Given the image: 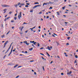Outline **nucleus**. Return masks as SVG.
<instances>
[{
  "label": "nucleus",
  "instance_id": "1",
  "mask_svg": "<svg viewBox=\"0 0 78 78\" xmlns=\"http://www.w3.org/2000/svg\"><path fill=\"white\" fill-rule=\"evenodd\" d=\"M2 6L3 7H9L10 6L6 5H2Z\"/></svg>",
  "mask_w": 78,
  "mask_h": 78
},
{
  "label": "nucleus",
  "instance_id": "2",
  "mask_svg": "<svg viewBox=\"0 0 78 78\" xmlns=\"http://www.w3.org/2000/svg\"><path fill=\"white\" fill-rule=\"evenodd\" d=\"M8 41H6L5 43L4 44V46L3 47V48H5L6 46V44H7V43H8Z\"/></svg>",
  "mask_w": 78,
  "mask_h": 78
},
{
  "label": "nucleus",
  "instance_id": "3",
  "mask_svg": "<svg viewBox=\"0 0 78 78\" xmlns=\"http://www.w3.org/2000/svg\"><path fill=\"white\" fill-rule=\"evenodd\" d=\"M23 43H25L26 45H29V43H28V42L27 41H23Z\"/></svg>",
  "mask_w": 78,
  "mask_h": 78
},
{
  "label": "nucleus",
  "instance_id": "4",
  "mask_svg": "<svg viewBox=\"0 0 78 78\" xmlns=\"http://www.w3.org/2000/svg\"><path fill=\"white\" fill-rule=\"evenodd\" d=\"M49 4V3H48V2H47V3H44L43 4V6H44V5H48Z\"/></svg>",
  "mask_w": 78,
  "mask_h": 78
},
{
  "label": "nucleus",
  "instance_id": "5",
  "mask_svg": "<svg viewBox=\"0 0 78 78\" xmlns=\"http://www.w3.org/2000/svg\"><path fill=\"white\" fill-rule=\"evenodd\" d=\"M48 3L49 4H53L54 2H51L50 1H49Z\"/></svg>",
  "mask_w": 78,
  "mask_h": 78
},
{
  "label": "nucleus",
  "instance_id": "6",
  "mask_svg": "<svg viewBox=\"0 0 78 78\" xmlns=\"http://www.w3.org/2000/svg\"><path fill=\"white\" fill-rule=\"evenodd\" d=\"M47 48L49 50H51V49H50V47L48 46Z\"/></svg>",
  "mask_w": 78,
  "mask_h": 78
},
{
  "label": "nucleus",
  "instance_id": "7",
  "mask_svg": "<svg viewBox=\"0 0 78 78\" xmlns=\"http://www.w3.org/2000/svg\"><path fill=\"white\" fill-rule=\"evenodd\" d=\"M71 73H72V71H70L69 73H67V75H70L71 74Z\"/></svg>",
  "mask_w": 78,
  "mask_h": 78
},
{
  "label": "nucleus",
  "instance_id": "8",
  "mask_svg": "<svg viewBox=\"0 0 78 78\" xmlns=\"http://www.w3.org/2000/svg\"><path fill=\"white\" fill-rule=\"evenodd\" d=\"M36 28V26L34 27H33L32 28H31L29 29V30H33V29H34Z\"/></svg>",
  "mask_w": 78,
  "mask_h": 78
},
{
  "label": "nucleus",
  "instance_id": "9",
  "mask_svg": "<svg viewBox=\"0 0 78 78\" xmlns=\"http://www.w3.org/2000/svg\"><path fill=\"white\" fill-rule=\"evenodd\" d=\"M29 50L30 51H32L33 50V48H29Z\"/></svg>",
  "mask_w": 78,
  "mask_h": 78
},
{
  "label": "nucleus",
  "instance_id": "10",
  "mask_svg": "<svg viewBox=\"0 0 78 78\" xmlns=\"http://www.w3.org/2000/svg\"><path fill=\"white\" fill-rule=\"evenodd\" d=\"M24 5H25V4L24 3H21L20 4V5H21V6H23Z\"/></svg>",
  "mask_w": 78,
  "mask_h": 78
},
{
  "label": "nucleus",
  "instance_id": "11",
  "mask_svg": "<svg viewBox=\"0 0 78 78\" xmlns=\"http://www.w3.org/2000/svg\"><path fill=\"white\" fill-rule=\"evenodd\" d=\"M37 5H36L35 6H34V7H33V9H35V8H37Z\"/></svg>",
  "mask_w": 78,
  "mask_h": 78
},
{
  "label": "nucleus",
  "instance_id": "12",
  "mask_svg": "<svg viewBox=\"0 0 78 78\" xmlns=\"http://www.w3.org/2000/svg\"><path fill=\"white\" fill-rule=\"evenodd\" d=\"M17 66H18V65H16L14 66V68H16V67Z\"/></svg>",
  "mask_w": 78,
  "mask_h": 78
},
{
  "label": "nucleus",
  "instance_id": "13",
  "mask_svg": "<svg viewBox=\"0 0 78 78\" xmlns=\"http://www.w3.org/2000/svg\"><path fill=\"white\" fill-rule=\"evenodd\" d=\"M10 48H9H9L8 49L7 51V52H8V51H9V49H10Z\"/></svg>",
  "mask_w": 78,
  "mask_h": 78
},
{
  "label": "nucleus",
  "instance_id": "14",
  "mask_svg": "<svg viewBox=\"0 0 78 78\" xmlns=\"http://www.w3.org/2000/svg\"><path fill=\"white\" fill-rule=\"evenodd\" d=\"M33 12V9H32L31 10H30V12Z\"/></svg>",
  "mask_w": 78,
  "mask_h": 78
},
{
  "label": "nucleus",
  "instance_id": "15",
  "mask_svg": "<svg viewBox=\"0 0 78 78\" xmlns=\"http://www.w3.org/2000/svg\"><path fill=\"white\" fill-rule=\"evenodd\" d=\"M46 54H47V55H48V56H49L50 57V55H49V54H48V52H46Z\"/></svg>",
  "mask_w": 78,
  "mask_h": 78
},
{
  "label": "nucleus",
  "instance_id": "16",
  "mask_svg": "<svg viewBox=\"0 0 78 78\" xmlns=\"http://www.w3.org/2000/svg\"><path fill=\"white\" fill-rule=\"evenodd\" d=\"M21 4L20 2H19L18 3V6H19V5H20Z\"/></svg>",
  "mask_w": 78,
  "mask_h": 78
},
{
  "label": "nucleus",
  "instance_id": "17",
  "mask_svg": "<svg viewBox=\"0 0 78 78\" xmlns=\"http://www.w3.org/2000/svg\"><path fill=\"white\" fill-rule=\"evenodd\" d=\"M37 4H39V2H36L35 3V5H37Z\"/></svg>",
  "mask_w": 78,
  "mask_h": 78
},
{
  "label": "nucleus",
  "instance_id": "18",
  "mask_svg": "<svg viewBox=\"0 0 78 78\" xmlns=\"http://www.w3.org/2000/svg\"><path fill=\"white\" fill-rule=\"evenodd\" d=\"M5 37V35H3L2 36V38H3V37Z\"/></svg>",
  "mask_w": 78,
  "mask_h": 78
},
{
  "label": "nucleus",
  "instance_id": "19",
  "mask_svg": "<svg viewBox=\"0 0 78 78\" xmlns=\"http://www.w3.org/2000/svg\"><path fill=\"white\" fill-rule=\"evenodd\" d=\"M10 31H9V32L6 34V35H8Z\"/></svg>",
  "mask_w": 78,
  "mask_h": 78
},
{
  "label": "nucleus",
  "instance_id": "20",
  "mask_svg": "<svg viewBox=\"0 0 78 78\" xmlns=\"http://www.w3.org/2000/svg\"><path fill=\"white\" fill-rule=\"evenodd\" d=\"M13 49V46H12V49H11V52H12Z\"/></svg>",
  "mask_w": 78,
  "mask_h": 78
},
{
  "label": "nucleus",
  "instance_id": "21",
  "mask_svg": "<svg viewBox=\"0 0 78 78\" xmlns=\"http://www.w3.org/2000/svg\"><path fill=\"white\" fill-rule=\"evenodd\" d=\"M41 6V5H37V7H39V6Z\"/></svg>",
  "mask_w": 78,
  "mask_h": 78
},
{
  "label": "nucleus",
  "instance_id": "22",
  "mask_svg": "<svg viewBox=\"0 0 78 78\" xmlns=\"http://www.w3.org/2000/svg\"><path fill=\"white\" fill-rule=\"evenodd\" d=\"M41 6V5H37V7H39V6Z\"/></svg>",
  "mask_w": 78,
  "mask_h": 78
},
{
  "label": "nucleus",
  "instance_id": "23",
  "mask_svg": "<svg viewBox=\"0 0 78 78\" xmlns=\"http://www.w3.org/2000/svg\"><path fill=\"white\" fill-rule=\"evenodd\" d=\"M65 8H66V6H64L62 8V9H65Z\"/></svg>",
  "mask_w": 78,
  "mask_h": 78
},
{
  "label": "nucleus",
  "instance_id": "24",
  "mask_svg": "<svg viewBox=\"0 0 78 78\" xmlns=\"http://www.w3.org/2000/svg\"><path fill=\"white\" fill-rule=\"evenodd\" d=\"M14 6H15L16 8H17V5H15Z\"/></svg>",
  "mask_w": 78,
  "mask_h": 78
},
{
  "label": "nucleus",
  "instance_id": "25",
  "mask_svg": "<svg viewBox=\"0 0 78 78\" xmlns=\"http://www.w3.org/2000/svg\"><path fill=\"white\" fill-rule=\"evenodd\" d=\"M23 27H22L21 28V30H20L21 31H22V30H23Z\"/></svg>",
  "mask_w": 78,
  "mask_h": 78
},
{
  "label": "nucleus",
  "instance_id": "26",
  "mask_svg": "<svg viewBox=\"0 0 78 78\" xmlns=\"http://www.w3.org/2000/svg\"><path fill=\"white\" fill-rule=\"evenodd\" d=\"M10 18V17H8L7 18H6L7 20H8V19H9Z\"/></svg>",
  "mask_w": 78,
  "mask_h": 78
},
{
  "label": "nucleus",
  "instance_id": "27",
  "mask_svg": "<svg viewBox=\"0 0 78 78\" xmlns=\"http://www.w3.org/2000/svg\"><path fill=\"white\" fill-rule=\"evenodd\" d=\"M43 69L44 71H45V69H44V66H43Z\"/></svg>",
  "mask_w": 78,
  "mask_h": 78
},
{
  "label": "nucleus",
  "instance_id": "28",
  "mask_svg": "<svg viewBox=\"0 0 78 78\" xmlns=\"http://www.w3.org/2000/svg\"><path fill=\"white\" fill-rule=\"evenodd\" d=\"M75 57L76 58H78V56H77V55H76L75 56Z\"/></svg>",
  "mask_w": 78,
  "mask_h": 78
},
{
  "label": "nucleus",
  "instance_id": "29",
  "mask_svg": "<svg viewBox=\"0 0 78 78\" xmlns=\"http://www.w3.org/2000/svg\"><path fill=\"white\" fill-rule=\"evenodd\" d=\"M37 45L38 47H39V46H40V44H39V43H38L37 44Z\"/></svg>",
  "mask_w": 78,
  "mask_h": 78
},
{
  "label": "nucleus",
  "instance_id": "30",
  "mask_svg": "<svg viewBox=\"0 0 78 78\" xmlns=\"http://www.w3.org/2000/svg\"><path fill=\"white\" fill-rule=\"evenodd\" d=\"M20 15H18V18H19V20H20Z\"/></svg>",
  "mask_w": 78,
  "mask_h": 78
},
{
  "label": "nucleus",
  "instance_id": "31",
  "mask_svg": "<svg viewBox=\"0 0 78 78\" xmlns=\"http://www.w3.org/2000/svg\"><path fill=\"white\" fill-rule=\"evenodd\" d=\"M21 13H22V12H20V18H21Z\"/></svg>",
  "mask_w": 78,
  "mask_h": 78
},
{
  "label": "nucleus",
  "instance_id": "32",
  "mask_svg": "<svg viewBox=\"0 0 78 78\" xmlns=\"http://www.w3.org/2000/svg\"><path fill=\"white\" fill-rule=\"evenodd\" d=\"M40 55H42L43 56H44V54L42 53H41Z\"/></svg>",
  "mask_w": 78,
  "mask_h": 78
},
{
  "label": "nucleus",
  "instance_id": "33",
  "mask_svg": "<svg viewBox=\"0 0 78 78\" xmlns=\"http://www.w3.org/2000/svg\"><path fill=\"white\" fill-rule=\"evenodd\" d=\"M6 10H7V9H4L3 10V11H6Z\"/></svg>",
  "mask_w": 78,
  "mask_h": 78
},
{
  "label": "nucleus",
  "instance_id": "34",
  "mask_svg": "<svg viewBox=\"0 0 78 78\" xmlns=\"http://www.w3.org/2000/svg\"><path fill=\"white\" fill-rule=\"evenodd\" d=\"M14 19H15V20H16L17 19V17H14Z\"/></svg>",
  "mask_w": 78,
  "mask_h": 78
},
{
  "label": "nucleus",
  "instance_id": "35",
  "mask_svg": "<svg viewBox=\"0 0 78 78\" xmlns=\"http://www.w3.org/2000/svg\"><path fill=\"white\" fill-rule=\"evenodd\" d=\"M25 7H26V8H28V5H26L25 6Z\"/></svg>",
  "mask_w": 78,
  "mask_h": 78
},
{
  "label": "nucleus",
  "instance_id": "36",
  "mask_svg": "<svg viewBox=\"0 0 78 78\" xmlns=\"http://www.w3.org/2000/svg\"><path fill=\"white\" fill-rule=\"evenodd\" d=\"M40 50H42V49H44V48H43V47L41 48H40Z\"/></svg>",
  "mask_w": 78,
  "mask_h": 78
},
{
  "label": "nucleus",
  "instance_id": "37",
  "mask_svg": "<svg viewBox=\"0 0 78 78\" xmlns=\"http://www.w3.org/2000/svg\"><path fill=\"white\" fill-rule=\"evenodd\" d=\"M11 13H12V12H9V13L10 14H11Z\"/></svg>",
  "mask_w": 78,
  "mask_h": 78
},
{
  "label": "nucleus",
  "instance_id": "38",
  "mask_svg": "<svg viewBox=\"0 0 78 78\" xmlns=\"http://www.w3.org/2000/svg\"><path fill=\"white\" fill-rule=\"evenodd\" d=\"M77 62H76V60H75L74 62V63H77Z\"/></svg>",
  "mask_w": 78,
  "mask_h": 78
},
{
  "label": "nucleus",
  "instance_id": "39",
  "mask_svg": "<svg viewBox=\"0 0 78 78\" xmlns=\"http://www.w3.org/2000/svg\"><path fill=\"white\" fill-rule=\"evenodd\" d=\"M6 55H5L3 57V58H5V57H6Z\"/></svg>",
  "mask_w": 78,
  "mask_h": 78
},
{
  "label": "nucleus",
  "instance_id": "40",
  "mask_svg": "<svg viewBox=\"0 0 78 78\" xmlns=\"http://www.w3.org/2000/svg\"><path fill=\"white\" fill-rule=\"evenodd\" d=\"M24 53H28V51H25V52H24Z\"/></svg>",
  "mask_w": 78,
  "mask_h": 78
},
{
  "label": "nucleus",
  "instance_id": "41",
  "mask_svg": "<svg viewBox=\"0 0 78 78\" xmlns=\"http://www.w3.org/2000/svg\"><path fill=\"white\" fill-rule=\"evenodd\" d=\"M52 9V7H50V8H49V9Z\"/></svg>",
  "mask_w": 78,
  "mask_h": 78
},
{
  "label": "nucleus",
  "instance_id": "42",
  "mask_svg": "<svg viewBox=\"0 0 78 78\" xmlns=\"http://www.w3.org/2000/svg\"><path fill=\"white\" fill-rule=\"evenodd\" d=\"M66 45H69V43H66Z\"/></svg>",
  "mask_w": 78,
  "mask_h": 78
},
{
  "label": "nucleus",
  "instance_id": "43",
  "mask_svg": "<svg viewBox=\"0 0 78 78\" xmlns=\"http://www.w3.org/2000/svg\"><path fill=\"white\" fill-rule=\"evenodd\" d=\"M61 75H64V73H61Z\"/></svg>",
  "mask_w": 78,
  "mask_h": 78
},
{
  "label": "nucleus",
  "instance_id": "44",
  "mask_svg": "<svg viewBox=\"0 0 78 78\" xmlns=\"http://www.w3.org/2000/svg\"><path fill=\"white\" fill-rule=\"evenodd\" d=\"M64 23H66V24H67V23H69V22H65Z\"/></svg>",
  "mask_w": 78,
  "mask_h": 78
},
{
  "label": "nucleus",
  "instance_id": "45",
  "mask_svg": "<svg viewBox=\"0 0 78 78\" xmlns=\"http://www.w3.org/2000/svg\"><path fill=\"white\" fill-rule=\"evenodd\" d=\"M26 4L27 5H30V3H27Z\"/></svg>",
  "mask_w": 78,
  "mask_h": 78
},
{
  "label": "nucleus",
  "instance_id": "46",
  "mask_svg": "<svg viewBox=\"0 0 78 78\" xmlns=\"http://www.w3.org/2000/svg\"><path fill=\"white\" fill-rule=\"evenodd\" d=\"M65 56H66V57H67V56H68V55H67V54H65Z\"/></svg>",
  "mask_w": 78,
  "mask_h": 78
},
{
  "label": "nucleus",
  "instance_id": "47",
  "mask_svg": "<svg viewBox=\"0 0 78 78\" xmlns=\"http://www.w3.org/2000/svg\"><path fill=\"white\" fill-rule=\"evenodd\" d=\"M67 39H68V40H69V39H70V37H68Z\"/></svg>",
  "mask_w": 78,
  "mask_h": 78
},
{
  "label": "nucleus",
  "instance_id": "48",
  "mask_svg": "<svg viewBox=\"0 0 78 78\" xmlns=\"http://www.w3.org/2000/svg\"><path fill=\"white\" fill-rule=\"evenodd\" d=\"M6 20H7V19H6V18H5V19H4V21L5 22V21H6Z\"/></svg>",
  "mask_w": 78,
  "mask_h": 78
},
{
  "label": "nucleus",
  "instance_id": "49",
  "mask_svg": "<svg viewBox=\"0 0 78 78\" xmlns=\"http://www.w3.org/2000/svg\"><path fill=\"white\" fill-rule=\"evenodd\" d=\"M48 18H49V16H47L46 17V19H48Z\"/></svg>",
  "mask_w": 78,
  "mask_h": 78
},
{
  "label": "nucleus",
  "instance_id": "50",
  "mask_svg": "<svg viewBox=\"0 0 78 78\" xmlns=\"http://www.w3.org/2000/svg\"><path fill=\"white\" fill-rule=\"evenodd\" d=\"M30 62H34V61L33 60H31L30 61Z\"/></svg>",
  "mask_w": 78,
  "mask_h": 78
},
{
  "label": "nucleus",
  "instance_id": "51",
  "mask_svg": "<svg viewBox=\"0 0 78 78\" xmlns=\"http://www.w3.org/2000/svg\"><path fill=\"white\" fill-rule=\"evenodd\" d=\"M36 44V42H34V45H35V44Z\"/></svg>",
  "mask_w": 78,
  "mask_h": 78
},
{
  "label": "nucleus",
  "instance_id": "52",
  "mask_svg": "<svg viewBox=\"0 0 78 78\" xmlns=\"http://www.w3.org/2000/svg\"><path fill=\"white\" fill-rule=\"evenodd\" d=\"M52 36H53V37H55V36L54 35L52 34Z\"/></svg>",
  "mask_w": 78,
  "mask_h": 78
},
{
  "label": "nucleus",
  "instance_id": "53",
  "mask_svg": "<svg viewBox=\"0 0 78 78\" xmlns=\"http://www.w3.org/2000/svg\"><path fill=\"white\" fill-rule=\"evenodd\" d=\"M18 77H19V76H17L16 78H18Z\"/></svg>",
  "mask_w": 78,
  "mask_h": 78
},
{
  "label": "nucleus",
  "instance_id": "54",
  "mask_svg": "<svg viewBox=\"0 0 78 78\" xmlns=\"http://www.w3.org/2000/svg\"><path fill=\"white\" fill-rule=\"evenodd\" d=\"M12 45H11V44L10 45V46L9 47L10 48H11V46H12Z\"/></svg>",
  "mask_w": 78,
  "mask_h": 78
},
{
  "label": "nucleus",
  "instance_id": "55",
  "mask_svg": "<svg viewBox=\"0 0 78 78\" xmlns=\"http://www.w3.org/2000/svg\"><path fill=\"white\" fill-rule=\"evenodd\" d=\"M17 13H16L15 15V16H17Z\"/></svg>",
  "mask_w": 78,
  "mask_h": 78
},
{
  "label": "nucleus",
  "instance_id": "56",
  "mask_svg": "<svg viewBox=\"0 0 78 78\" xmlns=\"http://www.w3.org/2000/svg\"><path fill=\"white\" fill-rule=\"evenodd\" d=\"M53 34H54V35H55V36H57V34H56L55 33H54Z\"/></svg>",
  "mask_w": 78,
  "mask_h": 78
},
{
  "label": "nucleus",
  "instance_id": "57",
  "mask_svg": "<svg viewBox=\"0 0 78 78\" xmlns=\"http://www.w3.org/2000/svg\"><path fill=\"white\" fill-rule=\"evenodd\" d=\"M66 51H67V52H68L69 51H68L67 49H66Z\"/></svg>",
  "mask_w": 78,
  "mask_h": 78
},
{
  "label": "nucleus",
  "instance_id": "58",
  "mask_svg": "<svg viewBox=\"0 0 78 78\" xmlns=\"http://www.w3.org/2000/svg\"><path fill=\"white\" fill-rule=\"evenodd\" d=\"M11 22H14V20H11Z\"/></svg>",
  "mask_w": 78,
  "mask_h": 78
},
{
  "label": "nucleus",
  "instance_id": "59",
  "mask_svg": "<svg viewBox=\"0 0 78 78\" xmlns=\"http://www.w3.org/2000/svg\"><path fill=\"white\" fill-rule=\"evenodd\" d=\"M20 56H23V55H22V54H20Z\"/></svg>",
  "mask_w": 78,
  "mask_h": 78
},
{
  "label": "nucleus",
  "instance_id": "60",
  "mask_svg": "<svg viewBox=\"0 0 78 78\" xmlns=\"http://www.w3.org/2000/svg\"><path fill=\"white\" fill-rule=\"evenodd\" d=\"M34 74L35 75H36V72H34Z\"/></svg>",
  "mask_w": 78,
  "mask_h": 78
},
{
  "label": "nucleus",
  "instance_id": "61",
  "mask_svg": "<svg viewBox=\"0 0 78 78\" xmlns=\"http://www.w3.org/2000/svg\"><path fill=\"white\" fill-rule=\"evenodd\" d=\"M11 53H12V52H11V51H10V53H9V54L10 55H11Z\"/></svg>",
  "mask_w": 78,
  "mask_h": 78
},
{
  "label": "nucleus",
  "instance_id": "62",
  "mask_svg": "<svg viewBox=\"0 0 78 78\" xmlns=\"http://www.w3.org/2000/svg\"><path fill=\"white\" fill-rule=\"evenodd\" d=\"M38 28H39V29H41V26H39V27H38Z\"/></svg>",
  "mask_w": 78,
  "mask_h": 78
},
{
  "label": "nucleus",
  "instance_id": "63",
  "mask_svg": "<svg viewBox=\"0 0 78 78\" xmlns=\"http://www.w3.org/2000/svg\"><path fill=\"white\" fill-rule=\"evenodd\" d=\"M30 43H32V41H30Z\"/></svg>",
  "mask_w": 78,
  "mask_h": 78
},
{
  "label": "nucleus",
  "instance_id": "64",
  "mask_svg": "<svg viewBox=\"0 0 78 78\" xmlns=\"http://www.w3.org/2000/svg\"><path fill=\"white\" fill-rule=\"evenodd\" d=\"M39 14H42V12H39Z\"/></svg>",
  "mask_w": 78,
  "mask_h": 78
}]
</instances>
